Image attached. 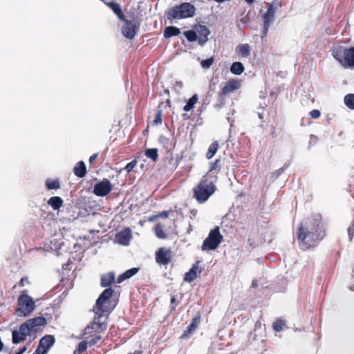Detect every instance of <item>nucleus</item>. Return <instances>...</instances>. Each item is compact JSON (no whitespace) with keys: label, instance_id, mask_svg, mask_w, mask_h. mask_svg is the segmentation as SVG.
<instances>
[{"label":"nucleus","instance_id":"f257e3e1","mask_svg":"<svg viewBox=\"0 0 354 354\" xmlns=\"http://www.w3.org/2000/svg\"><path fill=\"white\" fill-rule=\"evenodd\" d=\"M113 295V290L108 288L103 290L96 301L93 311L95 314L93 322L88 325L84 330L82 336L88 343V346H93L96 344L100 339V333L104 331L107 328L106 322H101V317L109 314L112 308L109 304L110 298Z\"/></svg>","mask_w":354,"mask_h":354},{"label":"nucleus","instance_id":"f03ea898","mask_svg":"<svg viewBox=\"0 0 354 354\" xmlns=\"http://www.w3.org/2000/svg\"><path fill=\"white\" fill-rule=\"evenodd\" d=\"M326 235V228L319 214L307 218L297 229L299 247L303 251L316 247Z\"/></svg>","mask_w":354,"mask_h":354},{"label":"nucleus","instance_id":"7ed1b4c3","mask_svg":"<svg viewBox=\"0 0 354 354\" xmlns=\"http://www.w3.org/2000/svg\"><path fill=\"white\" fill-rule=\"evenodd\" d=\"M215 190L216 186L214 182L208 178V174H205L193 188V195L199 203H203L214 193Z\"/></svg>","mask_w":354,"mask_h":354},{"label":"nucleus","instance_id":"20e7f679","mask_svg":"<svg viewBox=\"0 0 354 354\" xmlns=\"http://www.w3.org/2000/svg\"><path fill=\"white\" fill-rule=\"evenodd\" d=\"M332 55L342 65L354 67V46L346 48L340 45H335L332 48Z\"/></svg>","mask_w":354,"mask_h":354},{"label":"nucleus","instance_id":"39448f33","mask_svg":"<svg viewBox=\"0 0 354 354\" xmlns=\"http://www.w3.org/2000/svg\"><path fill=\"white\" fill-rule=\"evenodd\" d=\"M195 11L196 8L193 4L185 2L171 8L167 12V17L168 19L189 18L195 15Z\"/></svg>","mask_w":354,"mask_h":354},{"label":"nucleus","instance_id":"423d86ee","mask_svg":"<svg viewBox=\"0 0 354 354\" xmlns=\"http://www.w3.org/2000/svg\"><path fill=\"white\" fill-rule=\"evenodd\" d=\"M241 86V80L230 79L221 85V90L218 94L219 105L223 106L225 104V100L230 94L238 91Z\"/></svg>","mask_w":354,"mask_h":354},{"label":"nucleus","instance_id":"0eeeda50","mask_svg":"<svg viewBox=\"0 0 354 354\" xmlns=\"http://www.w3.org/2000/svg\"><path fill=\"white\" fill-rule=\"evenodd\" d=\"M18 308L16 310V312L19 315H23L26 317L29 315L35 308V301L30 297L27 290H23L17 299Z\"/></svg>","mask_w":354,"mask_h":354},{"label":"nucleus","instance_id":"6e6552de","mask_svg":"<svg viewBox=\"0 0 354 354\" xmlns=\"http://www.w3.org/2000/svg\"><path fill=\"white\" fill-rule=\"evenodd\" d=\"M223 241V236L220 233L218 227L212 230L208 236L203 241L201 246L202 250H214Z\"/></svg>","mask_w":354,"mask_h":354},{"label":"nucleus","instance_id":"1a4fd4ad","mask_svg":"<svg viewBox=\"0 0 354 354\" xmlns=\"http://www.w3.org/2000/svg\"><path fill=\"white\" fill-rule=\"evenodd\" d=\"M281 3L277 1H273L272 3H268V9L263 16L262 39L267 35L270 25L274 20L276 8L281 7Z\"/></svg>","mask_w":354,"mask_h":354},{"label":"nucleus","instance_id":"9d476101","mask_svg":"<svg viewBox=\"0 0 354 354\" xmlns=\"http://www.w3.org/2000/svg\"><path fill=\"white\" fill-rule=\"evenodd\" d=\"M172 251L170 248L162 247L155 252L156 262L160 266H166L173 259Z\"/></svg>","mask_w":354,"mask_h":354},{"label":"nucleus","instance_id":"9b49d317","mask_svg":"<svg viewBox=\"0 0 354 354\" xmlns=\"http://www.w3.org/2000/svg\"><path fill=\"white\" fill-rule=\"evenodd\" d=\"M55 339L53 335H46L40 339L39 345L32 354H46L48 350L53 346Z\"/></svg>","mask_w":354,"mask_h":354},{"label":"nucleus","instance_id":"f8f14e48","mask_svg":"<svg viewBox=\"0 0 354 354\" xmlns=\"http://www.w3.org/2000/svg\"><path fill=\"white\" fill-rule=\"evenodd\" d=\"M124 24L122 28V35L128 39H133L139 29L140 24L133 22L128 19H123Z\"/></svg>","mask_w":354,"mask_h":354},{"label":"nucleus","instance_id":"ddd939ff","mask_svg":"<svg viewBox=\"0 0 354 354\" xmlns=\"http://www.w3.org/2000/svg\"><path fill=\"white\" fill-rule=\"evenodd\" d=\"M112 190V186L110 181L104 178L102 181L97 183L93 188V194L97 196H105Z\"/></svg>","mask_w":354,"mask_h":354},{"label":"nucleus","instance_id":"4468645a","mask_svg":"<svg viewBox=\"0 0 354 354\" xmlns=\"http://www.w3.org/2000/svg\"><path fill=\"white\" fill-rule=\"evenodd\" d=\"M201 320V315L197 313L195 317L192 319L190 324L187 326V329L180 337V339H186L192 335L198 327Z\"/></svg>","mask_w":354,"mask_h":354},{"label":"nucleus","instance_id":"2eb2a0df","mask_svg":"<svg viewBox=\"0 0 354 354\" xmlns=\"http://www.w3.org/2000/svg\"><path fill=\"white\" fill-rule=\"evenodd\" d=\"M199 262L196 261L192 265V267L185 274L184 281L191 283L196 279L199 274L201 273L202 270L199 267Z\"/></svg>","mask_w":354,"mask_h":354},{"label":"nucleus","instance_id":"dca6fc26","mask_svg":"<svg viewBox=\"0 0 354 354\" xmlns=\"http://www.w3.org/2000/svg\"><path fill=\"white\" fill-rule=\"evenodd\" d=\"M27 322L33 333H35L39 331L41 326H44L46 324V319L43 317H37L27 320Z\"/></svg>","mask_w":354,"mask_h":354},{"label":"nucleus","instance_id":"f3484780","mask_svg":"<svg viewBox=\"0 0 354 354\" xmlns=\"http://www.w3.org/2000/svg\"><path fill=\"white\" fill-rule=\"evenodd\" d=\"M115 277L113 272H109L104 274L100 278V286L102 287H109L115 282Z\"/></svg>","mask_w":354,"mask_h":354},{"label":"nucleus","instance_id":"a211bd4d","mask_svg":"<svg viewBox=\"0 0 354 354\" xmlns=\"http://www.w3.org/2000/svg\"><path fill=\"white\" fill-rule=\"evenodd\" d=\"M197 32L200 36L199 44L203 45L207 40V37L209 35V29L203 25H199L197 28Z\"/></svg>","mask_w":354,"mask_h":354},{"label":"nucleus","instance_id":"6ab92c4d","mask_svg":"<svg viewBox=\"0 0 354 354\" xmlns=\"http://www.w3.org/2000/svg\"><path fill=\"white\" fill-rule=\"evenodd\" d=\"M74 174L79 177L83 178L86 174V167L83 161H79L73 168Z\"/></svg>","mask_w":354,"mask_h":354},{"label":"nucleus","instance_id":"aec40b11","mask_svg":"<svg viewBox=\"0 0 354 354\" xmlns=\"http://www.w3.org/2000/svg\"><path fill=\"white\" fill-rule=\"evenodd\" d=\"M105 3L113 11L119 19H124V15L119 3L115 1H109Z\"/></svg>","mask_w":354,"mask_h":354},{"label":"nucleus","instance_id":"412c9836","mask_svg":"<svg viewBox=\"0 0 354 354\" xmlns=\"http://www.w3.org/2000/svg\"><path fill=\"white\" fill-rule=\"evenodd\" d=\"M221 159L217 158L214 162H210L209 169L206 174H208V178H211V174H218L221 170Z\"/></svg>","mask_w":354,"mask_h":354},{"label":"nucleus","instance_id":"4be33fe9","mask_svg":"<svg viewBox=\"0 0 354 354\" xmlns=\"http://www.w3.org/2000/svg\"><path fill=\"white\" fill-rule=\"evenodd\" d=\"M63 200L59 196H52L50 197L47 203L54 210H59V208L63 205Z\"/></svg>","mask_w":354,"mask_h":354},{"label":"nucleus","instance_id":"5701e85b","mask_svg":"<svg viewBox=\"0 0 354 354\" xmlns=\"http://www.w3.org/2000/svg\"><path fill=\"white\" fill-rule=\"evenodd\" d=\"M236 53L243 57L250 55V47L248 44H239L236 48Z\"/></svg>","mask_w":354,"mask_h":354},{"label":"nucleus","instance_id":"b1692460","mask_svg":"<svg viewBox=\"0 0 354 354\" xmlns=\"http://www.w3.org/2000/svg\"><path fill=\"white\" fill-rule=\"evenodd\" d=\"M159 142L168 151H171L174 148V143L173 141L164 136H160L159 138Z\"/></svg>","mask_w":354,"mask_h":354},{"label":"nucleus","instance_id":"393cba45","mask_svg":"<svg viewBox=\"0 0 354 354\" xmlns=\"http://www.w3.org/2000/svg\"><path fill=\"white\" fill-rule=\"evenodd\" d=\"M180 33V30L176 26H167L164 30V37L165 38H170L172 37L178 36Z\"/></svg>","mask_w":354,"mask_h":354},{"label":"nucleus","instance_id":"a878e982","mask_svg":"<svg viewBox=\"0 0 354 354\" xmlns=\"http://www.w3.org/2000/svg\"><path fill=\"white\" fill-rule=\"evenodd\" d=\"M116 238L120 243L127 245L131 239V234L129 232L122 231L117 234Z\"/></svg>","mask_w":354,"mask_h":354},{"label":"nucleus","instance_id":"bb28decb","mask_svg":"<svg viewBox=\"0 0 354 354\" xmlns=\"http://www.w3.org/2000/svg\"><path fill=\"white\" fill-rule=\"evenodd\" d=\"M219 147V145L218 141H214L209 147L207 152L206 153V158L209 160L211 159L218 151Z\"/></svg>","mask_w":354,"mask_h":354},{"label":"nucleus","instance_id":"cd10ccee","mask_svg":"<svg viewBox=\"0 0 354 354\" xmlns=\"http://www.w3.org/2000/svg\"><path fill=\"white\" fill-rule=\"evenodd\" d=\"M244 66L241 62H235L230 67V71L234 75H241L244 71Z\"/></svg>","mask_w":354,"mask_h":354},{"label":"nucleus","instance_id":"c85d7f7f","mask_svg":"<svg viewBox=\"0 0 354 354\" xmlns=\"http://www.w3.org/2000/svg\"><path fill=\"white\" fill-rule=\"evenodd\" d=\"M46 187L48 189H58L60 188V183L58 179L48 178L45 181Z\"/></svg>","mask_w":354,"mask_h":354},{"label":"nucleus","instance_id":"c756f323","mask_svg":"<svg viewBox=\"0 0 354 354\" xmlns=\"http://www.w3.org/2000/svg\"><path fill=\"white\" fill-rule=\"evenodd\" d=\"M198 99V95L197 94L193 95L189 99V100L187 101V102L185 104V106L183 107V110L185 111H189L192 110L194 109V105L197 102Z\"/></svg>","mask_w":354,"mask_h":354},{"label":"nucleus","instance_id":"7c9ffc66","mask_svg":"<svg viewBox=\"0 0 354 354\" xmlns=\"http://www.w3.org/2000/svg\"><path fill=\"white\" fill-rule=\"evenodd\" d=\"M12 343L15 344H17L20 342H24L26 339V337L19 331V330H13L12 333Z\"/></svg>","mask_w":354,"mask_h":354},{"label":"nucleus","instance_id":"2f4dec72","mask_svg":"<svg viewBox=\"0 0 354 354\" xmlns=\"http://www.w3.org/2000/svg\"><path fill=\"white\" fill-rule=\"evenodd\" d=\"M145 156L151 158L153 161L156 162L158 159V153L157 149H147L145 152Z\"/></svg>","mask_w":354,"mask_h":354},{"label":"nucleus","instance_id":"473e14b6","mask_svg":"<svg viewBox=\"0 0 354 354\" xmlns=\"http://www.w3.org/2000/svg\"><path fill=\"white\" fill-rule=\"evenodd\" d=\"M19 331L26 337H27L28 335H30L31 333H33L27 321L20 326Z\"/></svg>","mask_w":354,"mask_h":354},{"label":"nucleus","instance_id":"72a5a7b5","mask_svg":"<svg viewBox=\"0 0 354 354\" xmlns=\"http://www.w3.org/2000/svg\"><path fill=\"white\" fill-rule=\"evenodd\" d=\"M154 232L159 239H164L167 238V235L163 230V225L161 223H157L154 226Z\"/></svg>","mask_w":354,"mask_h":354},{"label":"nucleus","instance_id":"f704fd0d","mask_svg":"<svg viewBox=\"0 0 354 354\" xmlns=\"http://www.w3.org/2000/svg\"><path fill=\"white\" fill-rule=\"evenodd\" d=\"M344 101L348 109L354 110V94L350 93L346 95Z\"/></svg>","mask_w":354,"mask_h":354},{"label":"nucleus","instance_id":"c9c22d12","mask_svg":"<svg viewBox=\"0 0 354 354\" xmlns=\"http://www.w3.org/2000/svg\"><path fill=\"white\" fill-rule=\"evenodd\" d=\"M88 346V343L84 339L83 341L80 342L74 351V354H82L84 351H86L87 347Z\"/></svg>","mask_w":354,"mask_h":354},{"label":"nucleus","instance_id":"e433bc0d","mask_svg":"<svg viewBox=\"0 0 354 354\" xmlns=\"http://www.w3.org/2000/svg\"><path fill=\"white\" fill-rule=\"evenodd\" d=\"M285 325L286 324L283 320L281 319H277L272 324V328L276 332H280L283 329Z\"/></svg>","mask_w":354,"mask_h":354},{"label":"nucleus","instance_id":"4c0bfd02","mask_svg":"<svg viewBox=\"0 0 354 354\" xmlns=\"http://www.w3.org/2000/svg\"><path fill=\"white\" fill-rule=\"evenodd\" d=\"M183 34L189 41L192 42L197 40V34L194 30L185 31Z\"/></svg>","mask_w":354,"mask_h":354},{"label":"nucleus","instance_id":"58836bf2","mask_svg":"<svg viewBox=\"0 0 354 354\" xmlns=\"http://www.w3.org/2000/svg\"><path fill=\"white\" fill-rule=\"evenodd\" d=\"M162 123V110L160 109H158L156 111L154 118L153 120V124L158 125Z\"/></svg>","mask_w":354,"mask_h":354},{"label":"nucleus","instance_id":"ea45409f","mask_svg":"<svg viewBox=\"0 0 354 354\" xmlns=\"http://www.w3.org/2000/svg\"><path fill=\"white\" fill-rule=\"evenodd\" d=\"M179 301H177L176 296L173 295L171 297L170 301V311L174 312L176 310V306L178 305Z\"/></svg>","mask_w":354,"mask_h":354},{"label":"nucleus","instance_id":"a19ab883","mask_svg":"<svg viewBox=\"0 0 354 354\" xmlns=\"http://www.w3.org/2000/svg\"><path fill=\"white\" fill-rule=\"evenodd\" d=\"M136 165H137V160H133L131 162H130L129 163H128L124 167L123 169L125 170L127 174H129L133 169V168L136 166Z\"/></svg>","mask_w":354,"mask_h":354},{"label":"nucleus","instance_id":"79ce46f5","mask_svg":"<svg viewBox=\"0 0 354 354\" xmlns=\"http://www.w3.org/2000/svg\"><path fill=\"white\" fill-rule=\"evenodd\" d=\"M138 270H139V268H132L129 270H127L124 273V275L127 276V278L129 279L131 277H133V275H135L138 272Z\"/></svg>","mask_w":354,"mask_h":354},{"label":"nucleus","instance_id":"37998d69","mask_svg":"<svg viewBox=\"0 0 354 354\" xmlns=\"http://www.w3.org/2000/svg\"><path fill=\"white\" fill-rule=\"evenodd\" d=\"M169 164L171 165V169L174 170L178 167V160L177 159L175 160L172 156V154H170V156L169 157Z\"/></svg>","mask_w":354,"mask_h":354},{"label":"nucleus","instance_id":"c03bdc74","mask_svg":"<svg viewBox=\"0 0 354 354\" xmlns=\"http://www.w3.org/2000/svg\"><path fill=\"white\" fill-rule=\"evenodd\" d=\"M214 62V58L210 57L209 59H204L201 62V66L204 68H208L210 67L211 65H212Z\"/></svg>","mask_w":354,"mask_h":354},{"label":"nucleus","instance_id":"a18cd8bd","mask_svg":"<svg viewBox=\"0 0 354 354\" xmlns=\"http://www.w3.org/2000/svg\"><path fill=\"white\" fill-rule=\"evenodd\" d=\"M312 118L317 119L320 117L321 113L318 109H313L309 113Z\"/></svg>","mask_w":354,"mask_h":354},{"label":"nucleus","instance_id":"49530a36","mask_svg":"<svg viewBox=\"0 0 354 354\" xmlns=\"http://www.w3.org/2000/svg\"><path fill=\"white\" fill-rule=\"evenodd\" d=\"M169 216V212L168 211H163L158 212L154 217L156 218H168Z\"/></svg>","mask_w":354,"mask_h":354},{"label":"nucleus","instance_id":"de8ad7c7","mask_svg":"<svg viewBox=\"0 0 354 354\" xmlns=\"http://www.w3.org/2000/svg\"><path fill=\"white\" fill-rule=\"evenodd\" d=\"M30 282H29V280H28V278L25 277H22L21 279V280L19 281V286L20 287H23L26 284H28Z\"/></svg>","mask_w":354,"mask_h":354},{"label":"nucleus","instance_id":"09e8293b","mask_svg":"<svg viewBox=\"0 0 354 354\" xmlns=\"http://www.w3.org/2000/svg\"><path fill=\"white\" fill-rule=\"evenodd\" d=\"M183 87V83L179 81H175L173 84V88L175 90H179L181 89Z\"/></svg>","mask_w":354,"mask_h":354},{"label":"nucleus","instance_id":"8fccbe9b","mask_svg":"<svg viewBox=\"0 0 354 354\" xmlns=\"http://www.w3.org/2000/svg\"><path fill=\"white\" fill-rule=\"evenodd\" d=\"M127 276L124 275V273H122V274L119 275V277H118L117 279V283H122L124 280L127 279Z\"/></svg>","mask_w":354,"mask_h":354},{"label":"nucleus","instance_id":"3c124183","mask_svg":"<svg viewBox=\"0 0 354 354\" xmlns=\"http://www.w3.org/2000/svg\"><path fill=\"white\" fill-rule=\"evenodd\" d=\"M97 156H98V153H94V154H93L92 156H90V158H89V163L91 165H92L94 162V161L97 158Z\"/></svg>","mask_w":354,"mask_h":354},{"label":"nucleus","instance_id":"603ef678","mask_svg":"<svg viewBox=\"0 0 354 354\" xmlns=\"http://www.w3.org/2000/svg\"><path fill=\"white\" fill-rule=\"evenodd\" d=\"M190 214H191V218L193 219V218H196V216L198 214V211L196 209H193L190 211Z\"/></svg>","mask_w":354,"mask_h":354},{"label":"nucleus","instance_id":"864d4df0","mask_svg":"<svg viewBox=\"0 0 354 354\" xmlns=\"http://www.w3.org/2000/svg\"><path fill=\"white\" fill-rule=\"evenodd\" d=\"M27 348L28 344L20 348L15 354H23L27 350Z\"/></svg>","mask_w":354,"mask_h":354},{"label":"nucleus","instance_id":"5fc2aeb1","mask_svg":"<svg viewBox=\"0 0 354 354\" xmlns=\"http://www.w3.org/2000/svg\"><path fill=\"white\" fill-rule=\"evenodd\" d=\"M288 165L287 166H284L280 169H279L278 170H277V175H280L281 173L283 172L284 169L286 168H287Z\"/></svg>","mask_w":354,"mask_h":354},{"label":"nucleus","instance_id":"6e6d98bb","mask_svg":"<svg viewBox=\"0 0 354 354\" xmlns=\"http://www.w3.org/2000/svg\"><path fill=\"white\" fill-rule=\"evenodd\" d=\"M142 351H140V350H137L134 353H128V354H142Z\"/></svg>","mask_w":354,"mask_h":354},{"label":"nucleus","instance_id":"4d7b16f0","mask_svg":"<svg viewBox=\"0 0 354 354\" xmlns=\"http://www.w3.org/2000/svg\"><path fill=\"white\" fill-rule=\"evenodd\" d=\"M261 325V323L260 322H257L255 324V329H257L258 327H260Z\"/></svg>","mask_w":354,"mask_h":354},{"label":"nucleus","instance_id":"13d9d810","mask_svg":"<svg viewBox=\"0 0 354 354\" xmlns=\"http://www.w3.org/2000/svg\"><path fill=\"white\" fill-rule=\"evenodd\" d=\"M248 4H252L255 0H245Z\"/></svg>","mask_w":354,"mask_h":354},{"label":"nucleus","instance_id":"bf43d9fd","mask_svg":"<svg viewBox=\"0 0 354 354\" xmlns=\"http://www.w3.org/2000/svg\"><path fill=\"white\" fill-rule=\"evenodd\" d=\"M258 115H259V118L260 119H263V113H259Z\"/></svg>","mask_w":354,"mask_h":354},{"label":"nucleus","instance_id":"052dcab7","mask_svg":"<svg viewBox=\"0 0 354 354\" xmlns=\"http://www.w3.org/2000/svg\"><path fill=\"white\" fill-rule=\"evenodd\" d=\"M351 227H349L348 229V232L349 235H351V234H352V232H351Z\"/></svg>","mask_w":354,"mask_h":354},{"label":"nucleus","instance_id":"680f3d73","mask_svg":"<svg viewBox=\"0 0 354 354\" xmlns=\"http://www.w3.org/2000/svg\"><path fill=\"white\" fill-rule=\"evenodd\" d=\"M351 227H349L348 229V232L349 235H351V234H352V232H351Z\"/></svg>","mask_w":354,"mask_h":354},{"label":"nucleus","instance_id":"e2e57ef3","mask_svg":"<svg viewBox=\"0 0 354 354\" xmlns=\"http://www.w3.org/2000/svg\"><path fill=\"white\" fill-rule=\"evenodd\" d=\"M165 92L166 93L169 94V90H167H167H165Z\"/></svg>","mask_w":354,"mask_h":354}]
</instances>
